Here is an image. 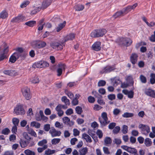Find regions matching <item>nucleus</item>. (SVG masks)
I'll return each mask as SVG.
<instances>
[{
  "label": "nucleus",
  "instance_id": "nucleus-1",
  "mask_svg": "<svg viewBox=\"0 0 155 155\" xmlns=\"http://www.w3.org/2000/svg\"><path fill=\"white\" fill-rule=\"evenodd\" d=\"M8 47L6 44L3 43L0 47V61L6 59V54L8 51Z\"/></svg>",
  "mask_w": 155,
  "mask_h": 155
},
{
  "label": "nucleus",
  "instance_id": "nucleus-2",
  "mask_svg": "<svg viewBox=\"0 0 155 155\" xmlns=\"http://www.w3.org/2000/svg\"><path fill=\"white\" fill-rule=\"evenodd\" d=\"M106 32V30L104 28L96 29L91 32V36L93 38H98L103 36Z\"/></svg>",
  "mask_w": 155,
  "mask_h": 155
},
{
  "label": "nucleus",
  "instance_id": "nucleus-3",
  "mask_svg": "<svg viewBox=\"0 0 155 155\" xmlns=\"http://www.w3.org/2000/svg\"><path fill=\"white\" fill-rule=\"evenodd\" d=\"M22 94L25 98L27 100H29L31 97L30 90L27 87H25L21 89Z\"/></svg>",
  "mask_w": 155,
  "mask_h": 155
},
{
  "label": "nucleus",
  "instance_id": "nucleus-4",
  "mask_svg": "<svg viewBox=\"0 0 155 155\" xmlns=\"http://www.w3.org/2000/svg\"><path fill=\"white\" fill-rule=\"evenodd\" d=\"M46 45L45 42L41 41H36L32 43V45L34 48H43Z\"/></svg>",
  "mask_w": 155,
  "mask_h": 155
},
{
  "label": "nucleus",
  "instance_id": "nucleus-5",
  "mask_svg": "<svg viewBox=\"0 0 155 155\" xmlns=\"http://www.w3.org/2000/svg\"><path fill=\"white\" fill-rule=\"evenodd\" d=\"M139 128L140 129L142 133L144 134H147L150 132V128L147 125L141 124L139 126Z\"/></svg>",
  "mask_w": 155,
  "mask_h": 155
},
{
  "label": "nucleus",
  "instance_id": "nucleus-6",
  "mask_svg": "<svg viewBox=\"0 0 155 155\" xmlns=\"http://www.w3.org/2000/svg\"><path fill=\"white\" fill-rule=\"evenodd\" d=\"M25 17L23 16L22 15H20L13 18L11 20V22L12 23H19L25 21Z\"/></svg>",
  "mask_w": 155,
  "mask_h": 155
},
{
  "label": "nucleus",
  "instance_id": "nucleus-7",
  "mask_svg": "<svg viewBox=\"0 0 155 155\" xmlns=\"http://www.w3.org/2000/svg\"><path fill=\"white\" fill-rule=\"evenodd\" d=\"M14 112L16 114H24L25 113V110L21 105L17 106L14 109Z\"/></svg>",
  "mask_w": 155,
  "mask_h": 155
},
{
  "label": "nucleus",
  "instance_id": "nucleus-8",
  "mask_svg": "<svg viewBox=\"0 0 155 155\" xmlns=\"http://www.w3.org/2000/svg\"><path fill=\"white\" fill-rule=\"evenodd\" d=\"M117 42L120 45L128 46L132 43L131 39H117Z\"/></svg>",
  "mask_w": 155,
  "mask_h": 155
},
{
  "label": "nucleus",
  "instance_id": "nucleus-9",
  "mask_svg": "<svg viewBox=\"0 0 155 155\" xmlns=\"http://www.w3.org/2000/svg\"><path fill=\"white\" fill-rule=\"evenodd\" d=\"M66 68V66L64 64H59L57 70V76H61L62 74L63 71H64Z\"/></svg>",
  "mask_w": 155,
  "mask_h": 155
},
{
  "label": "nucleus",
  "instance_id": "nucleus-10",
  "mask_svg": "<svg viewBox=\"0 0 155 155\" xmlns=\"http://www.w3.org/2000/svg\"><path fill=\"white\" fill-rule=\"evenodd\" d=\"M49 132L52 137L59 136L61 134V132L60 131L56 130L54 127H52Z\"/></svg>",
  "mask_w": 155,
  "mask_h": 155
},
{
  "label": "nucleus",
  "instance_id": "nucleus-11",
  "mask_svg": "<svg viewBox=\"0 0 155 155\" xmlns=\"http://www.w3.org/2000/svg\"><path fill=\"white\" fill-rule=\"evenodd\" d=\"M121 147L124 150L132 154H133L136 152V150L135 148L129 147L127 146H122Z\"/></svg>",
  "mask_w": 155,
  "mask_h": 155
},
{
  "label": "nucleus",
  "instance_id": "nucleus-12",
  "mask_svg": "<svg viewBox=\"0 0 155 155\" xmlns=\"http://www.w3.org/2000/svg\"><path fill=\"white\" fill-rule=\"evenodd\" d=\"M63 122L65 124L71 126L74 124V122L72 121H71L70 119L68 117H64L62 118Z\"/></svg>",
  "mask_w": 155,
  "mask_h": 155
},
{
  "label": "nucleus",
  "instance_id": "nucleus-13",
  "mask_svg": "<svg viewBox=\"0 0 155 155\" xmlns=\"http://www.w3.org/2000/svg\"><path fill=\"white\" fill-rule=\"evenodd\" d=\"M114 69V67L111 66H107L104 67L101 71V73H109Z\"/></svg>",
  "mask_w": 155,
  "mask_h": 155
},
{
  "label": "nucleus",
  "instance_id": "nucleus-14",
  "mask_svg": "<svg viewBox=\"0 0 155 155\" xmlns=\"http://www.w3.org/2000/svg\"><path fill=\"white\" fill-rule=\"evenodd\" d=\"M51 2V0H44L42 3L41 8L43 9L46 8Z\"/></svg>",
  "mask_w": 155,
  "mask_h": 155
},
{
  "label": "nucleus",
  "instance_id": "nucleus-15",
  "mask_svg": "<svg viewBox=\"0 0 155 155\" xmlns=\"http://www.w3.org/2000/svg\"><path fill=\"white\" fill-rule=\"evenodd\" d=\"M92 48L94 50L96 51H100L101 49V42L99 41L95 42L92 45Z\"/></svg>",
  "mask_w": 155,
  "mask_h": 155
},
{
  "label": "nucleus",
  "instance_id": "nucleus-16",
  "mask_svg": "<svg viewBox=\"0 0 155 155\" xmlns=\"http://www.w3.org/2000/svg\"><path fill=\"white\" fill-rule=\"evenodd\" d=\"M122 92L125 95H127L128 97L130 98H132L134 97V92L133 91H128L127 90H124Z\"/></svg>",
  "mask_w": 155,
  "mask_h": 155
},
{
  "label": "nucleus",
  "instance_id": "nucleus-17",
  "mask_svg": "<svg viewBox=\"0 0 155 155\" xmlns=\"http://www.w3.org/2000/svg\"><path fill=\"white\" fill-rule=\"evenodd\" d=\"M3 73L9 76L15 75L17 74L16 71L14 70H5L3 71Z\"/></svg>",
  "mask_w": 155,
  "mask_h": 155
},
{
  "label": "nucleus",
  "instance_id": "nucleus-18",
  "mask_svg": "<svg viewBox=\"0 0 155 155\" xmlns=\"http://www.w3.org/2000/svg\"><path fill=\"white\" fill-rule=\"evenodd\" d=\"M145 94L153 98L155 97V93L151 89H146L145 91Z\"/></svg>",
  "mask_w": 155,
  "mask_h": 155
},
{
  "label": "nucleus",
  "instance_id": "nucleus-19",
  "mask_svg": "<svg viewBox=\"0 0 155 155\" xmlns=\"http://www.w3.org/2000/svg\"><path fill=\"white\" fill-rule=\"evenodd\" d=\"M138 56L135 53L132 54L130 57V60L131 63L133 64H135L137 61Z\"/></svg>",
  "mask_w": 155,
  "mask_h": 155
},
{
  "label": "nucleus",
  "instance_id": "nucleus-20",
  "mask_svg": "<svg viewBox=\"0 0 155 155\" xmlns=\"http://www.w3.org/2000/svg\"><path fill=\"white\" fill-rule=\"evenodd\" d=\"M99 120L101 126L103 127L105 126L110 122V121L108 120H104V119L101 118V117L99 118Z\"/></svg>",
  "mask_w": 155,
  "mask_h": 155
},
{
  "label": "nucleus",
  "instance_id": "nucleus-21",
  "mask_svg": "<svg viewBox=\"0 0 155 155\" xmlns=\"http://www.w3.org/2000/svg\"><path fill=\"white\" fill-rule=\"evenodd\" d=\"M13 54L17 59L20 58L21 60H23L25 58V54H21V53L16 52L14 53Z\"/></svg>",
  "mask_w": 155,
  "mask_h": 155
},
{
  "label": "nucleus",
  "instance_id": "nucleus-22",
  "mask_svg": "<svg viewBox=\"0 0 155 155\" xmlns=\"http://www.w3.org/2000/svg\"><path fill=\"white\" fill-rule=\"evenodd\" d=\"M82 138L84 139L87 142L91 143L92 142L91 137L87 134H83L82 135Z\"/></svg>",
  "mask_w": 155,
  "mask_h": 155
},
{
  "label": "nucleus",
  "instance_id": "nucleus-23",
  "mask_svg": "<svg viewBox=\"0 0 155 155\" xmlns=\"http://www.w3.org/2000/svg\"><path fill=\"white\" fill-rule=\"evenodd\" d=\"M30 81L32 83L35 84L38 83L40 81L38 76H35L30 78Z\"/></svg>",
  "mask_w": 155,
  "mask_h": 155
},
{
  "label": "nucleus",
  "instance_id": "nucleus-24",
  "mask_svg": "<svg viewBox=\"0 0 155 155\" xmlns=\"http://www.w3.org/2000/svg\"><path fill=\"white\" fill-rule=\"evenodd\" d=\"M66 24V22L65 21H64L63 23L60 24L56 28V31L57 32H59L65 26Z\"/></svg>",
  "mask_w": 155,
  "mask_h": 155
},
{
  "label": "nucleus",
  "instance_id": "nucleus-25",
  "mask_svg": "<svg viewBox=\"0 0 155 155\" xmlns=\"http://www.w3.org/2000/svg\"><path fill=\"white\" fill-rule=\"evenodd\" d=\"M8 14L5 10H3L0 13V19H4L8 17Z\"/></svg>",
  "mask_w": 155,
  "mask_h": 155
},
{
  "label": "nucleus",
  "instance_id": "nucleus-26",
  "mask_svg": "<svg viewBox=\"0 0 155 155\" xmlns=\"http://www.w3.org/2000/svg\"><path fill=\"white\" fill-rule=\"evenodd\" d=\"M124 13H125L123 10L119 11L116 12L113 15V16L115 18H117L118 17L123 16L124 15L123 14Z\"/></svg>",
  "mask_w": 155,
  "mask_h": 155
},
{
  "label": "nucleus",
  "instance_id": "nucleus-27",
  "mask_svg": "<svg viewBox=\"0 0 155 155\" xmlns=\"http://www.w3.org/2000/svg\"><path fill=\"white\" fill-rule=\"evenodd\" d=\"M36 24V22L35 21H30L25 23V25L28 26L32 27Z\"/></svg>",
  "mask_w": 155,
  "mask_h": 155
},
{
  "label": "nucleus",
  "instance_id": "nucleus-28",
  "mask_svg": "<svg viewBox=\"0 0 155 155\" xmlns=\"http://www.w3.org/2000/svg\"><path fill=\"white\" fill-rule=\"evenodd\" d=\"M42 61H41L34 63L32 66L33 68H42Z\"/></svg>",
  "mask_w": 155,
  "mask_h": 155
},
{
  "label": "nucleus",
  "instance_id": "nucleus-29",
  "mask_svg": "<svg viewBox=\"0 0 155 155\" xmlns=\"http://www.w3.org/2000/svg\"><path fill=\"white\" fill-rule=\"evenodd\" d=\"M74 8L75 11H82L84 8V6L80 4L75 5Z\"/></svg>",
  "mask_w": 155,
  "mask_h": 155
},
{
  "label": "nucleus",
  "instance_id": "nucleus-30",
  "mask_svg": "<svg viewBox=\"0 0 155 155\" xmlns=\"http://www.w3.org/2000/svg\"><path fill=\"white\" fill-rule=\"evenodd\" d=\"M61 100L62 102L64 103L66 105H70V101L67 98L66 96H64L62 97L61 98Z\"/></svg>",
  "mask_w": 155,
  "mask_h": 155
},
{
  "label": "nucleus",
  "instance_id": "nucleus-31",
  "mask_svg": "<svg viewBox=\"0 0 155 155\" xmlns=\"http://www.w3.org/2000/svg\"><path fill=\"white\" fill-rule=\"evenodd\" d=\"M56 152V150H51L49 149H48L45 151V155H51Z\"/></svg>",
  "mask_w": 155,
  "mask_h": 155
},
{
  "label": "nucleus",
  "instance_id": "nucleus-32",
  "mask_svg": "<svg viewBox=\"0 0 155 155\" xmlns=\"http://www.w3.org/2000/svg\"><path fill=\"white\" fill-rule=\"evenodd\" d=\"M88 151V149L87 147L83 148L79 150L80 155H85Z\"/></svg>",
  "mask_w": 155,
  "mask_h": 155
},
{
  "label": "nucleus",
  "instance_id": "nucleus-33",
  "mask_svg": "<svg viewBox=\"0 0 155 155\" xmlns=\"http://www.w3.org/2000/svg\"><path fill=\"white\" fill-rule=\"evenodd\" d=\"M134 115V114L129 112H125L122 114V116L124 118H129L133 117Z\"/></svg>",
  "mask_w": 155,
  "mask_h": 155
},
{
  "label": "nucleus",
  "instance_id": "nucleus-34",
  "mask_svg": "<svg viewBox=\"0 0 155 155\" xmlns=\"http://www.w3.org/2000/svg\"><path fill=\"white\" fill-rule=\"evenodd\" d=\"M152 142L151 140L149 138H146L145 139L144 141V144L147 147H150L151 145Z\"/></svg>",
  "mask_w": 155,
  "mask_h": 155
},
{
  "label": "nucleus",
  "instance_id": "nucleus-35",
  "mask_svg": "<svg viewBox=\"0 0 155 155\" xmlns=\"http://www.w3.org/2000/svg\"><path fill=\"white\" fill-rule=\"evenodd\" d=\"M47 143V141L46 139H43L42 140L39 141L38 143V145L39 146H44L45 145H47L46 144Z\"/></svg>",
  "mask_w": 155,
  "mask_h": 155
},
{
  "label": "nucleus",
  "instance_id": "nucleus-36",
  "mask_svg": "<svg viewBox=\"0 0 155 155\" xmlns=\"http://www.w3.org/2000/svg\"><path fill=\"white\" fill-rule=\"evenodd\" d=\"M30 3V1H25L23 2L20 5V7L21 8H24L26 7Z\"/></svg>",
  "mask_w": 155,
  "mask_h": 155
},
{
  "label": "nucleus",
  "instance_id": "nucleus-37",
  "mask_svg": "<svg viewBox=\"0 0 155 155\" xmlns=\"http://www.w3.org/2000/svg\"><path fill=\"white\" fill-rule=\"evenodd\" d=\"M150 82L152 84L155 83V74L151 73L150 75Z\"/></svg>",
  "mask_w": 155,
  "mask_h": 155
},
{
  "label": "nucleus",
  "instance_id": "nucleus-38",
  "mask_svg": "<svg viewBox=\"0 0 155 155\" xmlns=\"http://www.w3.org/2000/svg\"><path fill=\"white\" fill-rule=\"evenodd\" d=\"M65 93L70 99H73L74 98V95L71 92L65 90Z\"/></svg>",
  "mask_w": 155,
  "mask_h": 155
},
{
  "label": "nucleus",
  "instance_id": "nucleus-39",
  "mask_svg": "<svg viewBox=\"0 0 155 155\" xmlns=\"http://www.w3.org/2000/svg\"><path fill=\"white\" fill-rule=\"evenodd\" d=\"M104 142L105 145L110 144L112 143V140L110 137H106L104 139Z\"/></svg>",
  "mask_w": 155,
  "mask_h": 155
},
{
  "label": "nucleus",
  "instance_id": "nucleus-40",
  "mask_svg": "<svg viewBox=\"0 0 155 155\" xmlns=\"http://www.w3.org/2000/svg\"><path fill=\"white\" fill-rule=\"evenodd\" d=\"M61 45V44L58 42H51L50 43L51 46L54 49H56Z\"/></svg>",
  "mask_w": 155,
  "mask_h": 155
},
{
  "label": "nucleus",
  "instance_id": "nucleus-41",
  "mask_svg": "<svg viewBox=\"0 0 155 155\" xmlns=\"http://www.w3.org/2000/svg\"><path fill=\"white\" fill-rule=\"evenodd\" d=\"M31 126L33 127H35L37 128H38L40 127V124L39 123L35 122L33 121L31 123Z\"/></svg>",
  "mask_w": 155,
  "mask_h": 155
},
{
  "label": "nucleus",
  "instance_id": "nucleus-42",
  "mask_svg": "<svg viewBox=\"0 0 155 155\" xmlns=\"http://www.w3.org/2000/svg\"><path fill=\"white\" fill-rule=\"evenodd\" d=\"M75 110L76 113L78 114H81L83 112L82 108L79 106L76 107Z\"/></svg>",
  "mask_w": 155,
  "mask_h": 155
},
{
  "label": "nucleus",
  "instance_id": "nucleus-43",
  "mask_svg": "<svg viewBox=\"0 0 155 155\" xmlns=\"http://www.w3.org/2000/svg\"><path fill=\"white\" fill-rule=\"evenodd\" d=\"M24 153L26 155H35L34 152L27 149L25 150Z\"/></svg>",
  "mask_w": 155,
  "mask_h": 155
},
{
  "label": "nucleus",
  "instance_id": "nucleus-44",
  "mask_svg": "<svg viewBox=\"0 0 155 155\" xmlns=\"http://www.w3.org/2000/svg\"><path fill=\"white\" fill-rule=\"evenodd\" d=\"M60 140V138H54L52 140L51 143L52 145H56L58 143Z\"/></svg>",
  "mask_w": 155,
  "mask_h": 155
},
{
  "label": "nucleus",
  "instance_id": "nucleus-45",
  "mask_svg": "<svg viewBox=\"0 0 155 155\" xmlns=\"http://www.w3.org/2000/svg\"><path fill=\"white\" fill-rule=\"evenodd\" d=\"M47 145H45L44 146L42 147H39L37 148L38 152L39 153H42L44 150L48 148Z\"/></svg>",
  "mask_w": 155,
  "mask_h": 155
},
{
  "label": "nucleus",
  "instance_id": "nucleus-46",
  "mask_svg": "<svg viewBox=\"0 0 155 155\" xmlns=\"http://www.w3.org/2000/svg\"><path fill=\"white\" fill-rule=\"evenodd\" d=\"M17 59L16 58L13 54L10 57L9 59V62L13 63H15Z\"/></svg>",
  "mask_w": 155,
  "mask_h": 155
},
{
  "label": "nucleus",
  "instance_id": "nucleus-47",
  "mask_svg": "<svg viewBox=\"0 0 155 155\" xmlns=\"http://www.w3.org/2000/svg\"><path fill=\"white\" fill-rule=\"evenodd\" d=\"M141 81L143 83H145L147 82L146 78L143 75H141L140 77Z\"/></svg>",
  "mask_w": 155,
  "mask_h": 155
},
{
  "label": "nucleus",
  "instance_id": "nucleus-48",
  "mask_svg": "<svg viewBox=\"0 0 155 155\" xmlns=\"http://www.w3.org/2000/svg\"><path fill=\"white\" fill-rule=\"evenodd\" d=\"M104 153L106 154H111L108 148L106 147H103V148Z\"/></svg>",
  "mask_w": 155,
  "mask_h": 155
},
{
  "label": "nucleus",
  "instance_id": "nucleus-49",
  "mask_svg": "<svg viewBox=\"0 0 155 155\" xmlns=\"http://www.w3.org/2000/svg\"><path fill=\"white\" fill-rule=\"evenodd\" d=\"M101 118L104 119V120H108L107 114L105 112H103L101 114Z\"/></svg>",
  "mask_w": 155,
  "mask_h": 155
},
{
  "label": "nucleus",
  "instance_id": "nucleus-50",
  "mask_svg": "<svg viewBox=\"0 0 155 155\" xmlns=\"http://www.w3.org/2000/svg\"><path fill=\"white\" fill-rule=\"evenodd\" d=\"M20 143L21 147L22 148H24L27 145L26 141L24 140H21L20 141Z\"/></svg>",
  "mask_w": 155,
  "mask_h": 155
},
{
  "label": "nucleus",
  "instance_id": "nucleus-51",
  "mask_svg": "<svg viewBox=\"0 0 155 155\" xmlns=\"http://www.w3.org/2000/svg\"><path fill=\"white\" fill-rule=\"evenodd\" d=\"M106 83L105 81L104 80H100L98 83V87H101L104 86Z\"/></svg>",
  "mask_w": 155,
  "mask_h": 155
},
{
  "label": "nucleus",
  "instance_id": "nucleus-52",
  "mask_svg": "<svg viewBox=\"0 0 155 155\" xmlns=\"http://www.w3.org/2000/svg\"><path fill=\"white\" fill-rule=\"evenodd\" d=\"M120 110L118 108H115L114 109L113 111V113L114 114L115 116H117L118 115L120 112Z\"/></svg>",
  "mask_w": 155,
  "mask_h": 155
},
{
  "label": "nucleus",
  "instance_id": "nucleus-53",
  "mask_svg": "<svg viewBox=\"0 0 155 155\" xmlns=\"http://www.w3.org/2000/svg\"><path fill=\"white\" fill-rule=\"evenodd\" d=\"M123 10L124 13H127L128 12L130 11L132 9L131 8V5H129L126 8H124Z\"/></svg>",
  "mask_w": 155,
  "mask_h": 155
},
{
  "label": "nucleus",
  "instance_id": "nucleus-54",
  "mask_svg": "<svg viewBox=\"0 0 155 155\" xmlns=\"http://www.w3.org/2000/svg\"><path fill=\"white\" fill-rule=\"evenodd\" d=\"M12 122L14 126H17L19 122V120L16 118H14L12 119Z\"/></svg>",
  "mask_w": 155,
  "mask_h": 155
},
{
  "label": "nucleus",
  "instance_id": "nucleus-55",
  "mask_svg": "<svg viewBox=\"0 0 155 155\" xmlns=\"http://www.w3.org/2000/svg\"><path fill=\"white\" fill-rule=\"evenodd\" d=\"M10 131L9 129L7 128L3 129L2 131V133L5 135H8Z\"/></svg>",
  "mask_w": 155,
  "mask_h": 155
},
{
  "label": "nucleus",
  "instance_id": "nucleus-56",
  "mask_svg": "<svg viewBox=\"0 0 155 155\" xmlns=\"http://www.w3.org/2000/svg\"><path fill=\"white\" fill-rule=\"evenodd\" d=\"M73 113V110L71 108H69L67 110L65 114L68 115H70Z\"/></svg>",
  "mask_w": 155,
  "mask_h": 155
},
{
  "label": "nucleus",
  "instance_id": "nucleus-57",
  "mask_svg": "<svg viewBox=\"0 0 155 155\" xmlns=\"http://www.w3.org/2000/svg\"><path fill=\"white\" fill-rule=\"evenodd\" d=\"M28 131L29 134H31V135L34 136L35 137H37V134L35 131L32 129L28 130Z\"/></svg>",
  "mask_w": 155,
  "mask_h": 155
},
{
  "label": "nucleus",
  "instance_id": "nucleus-58",
  "mask_svg": "<svg viewBox=\"0 0 155 155\" xmlns=\"http://www.w3.org/2000/svg\"><path fill=\"white\" fill-rule=\"evenodd\" d=\"M108 98L110 100H113L115 99L116 96L114 94H110L108 95Z\"/></svg>",
  "mask_w": 155,
  "mask_h": 155
},
{
  "label": "nucleus",
  "instance_id": "nucleus-59",
  "mask_svg": "<svg viewBox=\"0 0 155 155\" xmlns=\"http://www.w3.org/2000/svg\"><path fill=\"white\" fill-rule=\"evenodd\" d=\"M97 135L98 136L99 138H101L103 137V133L101 130H98L96 132Z\"/></svg>",
  "mask_w": 155,
  "mask_h": 155
},
{
  "label": "nucleus",
  "instance_id": "nucleus-60",
  "mask_svg": "<svg viewBox=\"0 0 155 155\" xmlns=\"http://www.w3.org/2000/svg\"><path fill=\"white\" fill-rule=\"evenodd\" d=\"M23 136L24 138L27 140H30L31 139V138L26 132H24L23 133Z\"/></svg>",
  "mask_w": 155,
  "mask_h": 155
},
{
  "label": "nucleus",
  "instance_id": "nucleus-61",
  "mask_svg": "<svg viewBox=\"0 0 155 155\" xmlns=\"http://www.w3.org/2000/svg\"><path fill=\"white\" fill-rule=\"evenodd\" d=\"M56 127H58L59 128H62L63 127V126L62 124H61L58 121H56L55 124Z\"/></svg>",
  "mask_w": 155,
  "mask_h": 155
},
{
  "label": "nucleus",
  "instance_id": "nucleus-62",
  "mask_svg": "<svg viewBox=\"0 0 155 155\" xmlns=\"http://www.w3.org/2000/svg\"><path fill=\"white\" fill-rule=\"evenodd\" d=\"M75 34L74 33L69 34L67 36V39H74L75 38Z\"/></svg>",
  "mask_w": 155,
  "mask_h": 155
},
{
  "label": "nucleus",
  "instance_id": "nucleus-63",
  "mask_svg": "<svg viewBox=\"0 0 155 155\" xmlns=\"http://www.w3.org/2000/svg\"><path fill=\"white\" fill-rule=\"evenodd\" d=\"M73 135L75 137L78 136L80 134L79 131L76 129H74L73 130Z\"/></svg>",
  "mask_w": 155,
  "mask_h": 155
},
{
  "label": "nucleus",
  "instance_id": "nucleus-64",
  "mask_svg": "<svg viewBox=\"0 0 155 155\" xmlns=\"http://www.w3.org/2000/svg\"><path fill=\"white\" fill-rule=\"evenodd\" d=\"M78 141V139L75 137L72 138L70 142L72 145H74L75 144V143Z\"/></svg>",
  "mask_w": 155,
  "mask_h": 155
}]
</instances>
